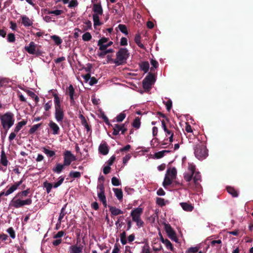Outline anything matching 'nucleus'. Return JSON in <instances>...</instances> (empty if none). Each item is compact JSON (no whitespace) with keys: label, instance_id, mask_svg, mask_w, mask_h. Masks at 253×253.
Segmentation results:
<instances>
[{"label":"nucleus","instance_id":"nucleus-55","mask_svg":"<svg viewBox=\"0 0 253 253\" xmlns=\"http://www.w3.org/2000/svg\"><path fill=\"white\" fill-rule=\"evenodd\" d=\"M140 126V122L139 119H135L133 123V126L135 128H139Z\"/></svg>","mask_w":253,"mask_h":253},{"label":"nucleus","instance_id":"nucleus-20","mask_svg":"<svg viewBox=\"0 0 253 253\" xmlns=\"http://www.w3.org/2000/svg\"><path fill=\"white\" fill-rule=\"evenodd\" d=\"M22 181H20L16 182L14 184L12 185L8 189L6 190L5 193V196H7L15 191L18 187L21 184Z\"/></svg>","mask_w":253,"mask_h":253},{"label":"nucleus","instance_id":"nucleus-48","mask_svg":"<svg viewBox=\"0 0 253 253\" xmlns=\"http://www.w3.org/2000/svg\"><path fill=\"white\" fill-rule=\"evenodd\" d=\"M126 117V114L124 113H120L116 117V121L118 122H121L124 120Z\"/></svg>","mask_w":253,"mask_h":253},{"label":"nucleus","instance_id":"nucleus-1","mask_svg":"<svg viewBox=\"0 0 253 253\" xmlns=\"http://www.w3.org/2000/svg\"><path fill=\"white\" fill-rule=\"evenodd\" d=\"M1 125L4 129L8 130L14 124L15 119L14 114L10 112H7L3 114H0Z\"/></svg>","mask_w":253,"mask_h":253},{"label":"nucleus","instance_id":"nucleus-31","mask_svg":"<svg viewBox=\"0 0 253 253\" xmlns=\"http://www.w3.org/2000/svg\"><path fill=\"white\" fill-rule=\"evenodd\" d=\"M113 191L115 193V196L118 199V200H121L123 198V192L121 189L118 188H114Z\"/></svg>","mask_w":253,"mask_h":253},{"label":"nucleus","instance_id":"nucleus-49","mask_svg":"<svg viewBox=\"0 0 253 253\" xmlns=\"http://www.w3.org/2000/svg\"><path fill=\"white\" fill-rule=\"evenodd\" d=\"M156 203L160 206H163L166 205V202L165 200L161 198H157Z\"/></svg>","mask_w":253,"mask_h":253},{"label":"nucleus","instance_id":"nucleus-42","mask_svg":"<svg viewBox=\"0 0 253 253\" xmlns=\"http://www.w3.org/2000/svg\"><path fill=\"white\" fill-rule=\"evenodd\" d=\"M84 30L87 31L91 29L92 27V23L91 21L87 20L84 22Z\"/></svg>","mask_w":253,"mask_h":253},{"label":"nucleus","instance_id":"nucleus-34","mask_svg":"<svg viewBox=\"0 0 253 253\" xmlns=\"http://www.w3.org/2000/svg\"><path fill=\"white\" fill-rule=\"evenodd\" d=\"M193 180L196 186L199 184V182L201 181V175L199 172H196L195 173Z\"/></svg>","mask_w":253,"mask_h":253},{"label":"nucleus","instance_id":"nucleus-40","mask_svg":"<svg viewBox=\"0 0 253 253\" xmlns=\"http://www.w3.org/2000/svg\"><path fill=\"white\" fill-rule=\"evenodd\" d=\"M43 152L49 157H51L55 155V152L53 151L48 150L45 148H43Z\"/></svg>","mask_w":253,"mask_h":253},{"label":"nucleus","instance_id":"nucleus-7","mask_svg":"<svg viewBox=\"0 0 253 253\" xmlns=\"http://www.w3.org/2000/svg\"><path fill=\"white\" fill-rule=\"evenodd\" d=\"M19 197L15 196L10 202L11 207L15 208H19L25 205H30L32 203V199L28 198L26 200H22L21 198H18Z\"/></svg>","mask_w":253,"mask_h":253},{"label":"nucleus","instance_id":"nucleus-14","mask_svg":"<svg viewBox=\"0 0 253 253\" xmlns=\"http://www.w3.org/2000/svg\"><path fill=\"white\" fill-rule=\"evenodd\" d=\"M108 40V38L105 37L102 38L99 40H98L97 42V45L99 46V49L100 50H104L107 49L108 47L111 46L113 44V42L110 41L106 44H103V43H106Z\"/></svg>","mask_w":253,"mask_h":253},{"label":"nucleus","instance_id":"nucleus-25","mask_svg":"<svg viewBox=\"0 0 253 253\" xmlns=\"http://www.w3.org/2000/svg\"><path fill=\"white\" fill-rule=\"evenodd\" d=\"M100 153L104 155H106L108 153L109 148L106 143H101L98 148Z\"/></svg>","mask_w":253,"mask_h":253},{"label":"nucleus","instance_id":"nucleus-63","mask_svg":"<svg viewBox=\"0 0 253 253\" xmlns=\"http://www.w3.org/2000/svg\"><path fill=\"white\" fill-rule=\"evenodd\" d=\"M110 169L111 168L110 166H105L103 169V173L107 174L110 172Z\"/></svg>","mask_w":253,"mask_h":253},{"label":"nucleus","instance_id":"nucleus-64","mask_svg":"<svg viewBox=\"0 0 253 253\" xmlns=\"http://www.w3.org/2000/svg\"><path fill=\"white\" fill-rule=\"evenodd\" d=\"M141 253H150L149 247L147 246H144Z\"/></svg>","mask_w":253,"mask_h":253},{"label":"nucleus","instance_id":"nucleus-23","mask_svg":"<svg viewBox=\"0 0 253 253\" xmlns=\"http://www.w3.org/2000/svg\"><path fill=\"white\" fill-rule=\"evenodd\" d=\"M52 95L54 97V107L55 108H61V101L59 97L58 94L55 92H52Z\"/></svg>","mask_w":253,"mask_h":253},{"label":"nucleus","instance_id":"nucleus-38","mask_svg":"<svg viewBox=\"0 0 253 253\" xmlns=\"http://www.w3.org/2000/svg\"><path fill=\"white\" fill-rule=\"evenodd\" d=\"M63 13V11L62 10L56 9L55 10H48L47 13L48 14H54L55 16H58L62 14Z\"/></svg>","mask_w":253,"mask_h":253},{"label":"nucleus","instance_id":"nucleus-21","mask_svg":"<svg viewBox=\"0 0 253 253\" xmlns=\"http://www.w3.org/2000/svg\"><path fill=\"white\" fill-rule=\"evenodd\" d=\"M83 246L73 245L69 247V252L70 253H82L83 252Z\"/></svg>","mask_w":253,"mask_h":253},{"label":"nucleus","instance_id":"nucleus-56","mask_svg":"<svg viewBox=\"0 0 253 253\" xmlns=\"http://www.w3.org/2000/svg\"><path fill=\"white\" fill-rule=\"evenodd\" d=\"M17 133L18 132H16L14 130L13 132H11L8 137L9 140L10 141H12L15 138Z\"/></svg>","mask_w":253,"mask_h":253},{"label":"nucleus","instance_id":"nucleus-4","mask_svg":"<svg viewBox=\"0 0 253 253\" xmlns=\"http://www.w3.org/2000/svg\"><path fill=\"white\" fill-rule=\"evenodd\" d=\"M128 55V50L126 48H121L116 53V58L114 63L118 66L123 64L126 62Z\"/></svg>","mask_w":253,"mask_h":253},{"label":"nucleus","instance_id":"nucleus-51","mask_svg":"<svg viewBox=\"0 0 253 253\" xmlns=\"http://www.w3.org/2000/svg\"><path fill=\"white\" fill-rule=\"evenodd\" d=\"M111 182L114 186H119L121 184L119 179L116 177H112Z\"/></svg>","mask_w":253,"mask_h":253},{"label":"nucleus","instance_id":"nucleus-9","mask_svg":"<svg viewBox=\"0 0 253 253\" xmlns=\"http://www.w3.org/2000/svg\"><path fill=\"white\" fill-rule=\"evenodd\" d=\"M25 49L30 54H36L41 55L42 52L38 48V45L34 42H31L30 43L25 46Z\"/></svg>","mask_w":253,"mask_h":253},{"label":"nucleus","instance_id":"nucleus-32","mask_svg":"<svg viewBox=\"0 0 253 253\" xmlns=\"http://www.w3.org/2000/svg\"><path fill=\"white\" fill-rule=\"evenodd\" d=\"M170 152L169 150H163L155 153L154 156L157 159H160L162 158L166 153H168Z\"/></svg>","mask_w":253,"mask_h":253},{"label":"nucleus","instance_id":"nucleus-47","mask_svg":"<svg viewBox=\"0 0 253 253\" xmlns=\"http://www.w3.org/2000/svg\"><path fill=\"white\" fill-rule=\"evenodd\" d=\"M9 83V81L6 78H0V87L5 85Z\"/></svg>","mask_w":253,"mask_h":253},{"label":"nucleus","instance_id":"nucleus-52","mask_svg":"<svg viewBox=\"0 0 253 253\" xmlns=\"http://www.w3.org/2000/svg\"><path fill=\"white\" fill-rule=\"evenodd\" d=\"M78 4L77 0H71L68 4L69 8H73L76 7Z\"/></svg>","mask_w":253,"mask_h":253},{"label":"nucleus","instance_id":"nucleus-26","mask_svg":"<svg viewBox=\"0 0 253 253\" xmlns=\"http://www.w3.org/2000/svg\"><path fill=\"white\" fill-rule=\"evenodd\" d=\"M109 210L113 215H118L123 214V211L115 207L109 206Z\"/></svg>","mask_w":253,"mask_h":253},{"label":"nucleus","instance_id":"nucleus-43","mask_svg":"<svg viewBox=\"0 0 253 253\" xmlns=\"http://www.w3.org/2000/svg\"><path fill=\"white\" fill-rule=\"evenodd\" d=\"M41 126V124H38L33 126L29 130L30 134L34 133Z\"/></svg>","mask_w":253,"mask_h":253},{"label":"nucleus","instance_id":"nucleus-18","mask_svg":"<svg viewBox=\"0 0 253 253\" xmlns=\"http://www.w3.org/2000/svg\"><path fill=\"white\" fill-rule=\"evenodd\" d=\"M54 116L56 121L60 124L62 123L64 117V112L63 108L62 107L55 108Z\"/></svg>","mask_w":253,"mask_h":253},{"label":"nucleus","instance_id":"nucleus-33","mask_svg":"<svg viewBox=\"0 0 253 253\" xmlns=\"http://www.w3.org/2000/svg\"><path fill=\"white\" fill-rule=\"evenodd\" d=\"M162 242L165 245L168 249H169L171 251L173 250V247L170 242L168 239H164L162 238Z\"/></svg>","mask_w":253,"mask_h":253},{"label":"nucleus","instance_id":"nucleus-2","mask_svg":"<svg viewBox=\"0 0 253 253\" xmlns=\"http://www.w3.org/2000/svg\"><path fill=\"white\" fill-rule=\"evenodd\" d=\"M92 10L94 12V14L92 16L93 25L94 27H96V26H100L102 24V23L99 20V16H101L103 14V9L101 5V3L93 4Z\"/></svg>","mask_w":253,"mask_h":253},{"label":"nucleus","instance_id":"nucleus-10","mask_svg":"<svg viewBox=\"0 0 253 253\" xmlns=\"http://www.w3.org/2000/svg\"><path fill=\"white\" fill-rule=\"evenodd\" d=\"M188 170V171L184 173V178L186 181L189 182L191 180L192 176L195 172V165L192 163H189Z\"/></svg>","mask_w":253,"mask_h":253},{"label":"nucleus","instance_id":"nucleus-5","mask_svg":"<svg viewBox=\"0 0 253 253\" xmlns=\"http://www.w3.org/2000/svg\"><path fill=\"white\" fill-rule=\"evenodd\" d=\"M176 173L177 170L175 168H172L167 170L163 183L165 187L171 184L172 180L176 177Z\"/></svg>","mask_w":253,"mask_h":253},{"label":"nucleus","instance_id":"nucleus-57","mask_svg":"<svg viewBox=\"0 0 253 253\" xmlns=\"http://www.w3.org/2000/svg\"><path fill=\"white\" fill-rule=\"evenodd\" d=\"M7 40L9 42H13L15 41V36L13 34H9L7 36Z\"/></svg>","mask_w":253,"mask_h":253},{"label":"nucleus","instance_id":"nucleus-58","mask_svg":"<svg viewBox=\"0 0 253 253\" xmlns=\"http://www.w3.org/2000/svg\"><path fill=\"white\" fill-rule=\"evenodd\" d=\"M97 83V80L94 77H90L88 83L89 85H93Z\"/></svg>","mask_w":253,"mask_h":253},{"label":"nucleus","instance_id":"nucleus-62","mask_svg":"<svg viewBox=\"0 0 253 253\" xmlns=\"http://www.w3.org/2000/svg\"><path fill=\"white\" fill-rule=\"evenodd\" d=\"M120 44L121 45L125 46L127 44V40L126 38L123 37L121 39Z\"/></svg>","mask_w":253,"mask_h":253},{"label":"nucleus","instance_id":"nucleus-46","mask_svg":"<svg viewBox=\"0 0 253 253\" xmlns=\"http://www.w3.org/2000/svg\"><path fill=\"white\" fill-rule=\"evenodd\" d=\"M81 174L79 171H72L69 173V176L74 178H79L81 176Z\"/></svg>","mask_w":253,"mask_h":253},{"label":"nucleus","instance_id":"nucleus-50","mask_svg":"<svg viewBox=\"0 0 253 253\" xmlns=\"http://www.w3.org/2000/svg\"><path fill=\"white\" fill-rule=\"evenodd\" d=\"M7 233L10 235V236L12 239H14L15 238V231L13 230V228L10 227L7 229Z\"/></svg>","mask_w":253,"mask_h":253},{"label":"nucleus","instance_id":"nucleus-53","mask_svg":"<svg viewBox=\"0 0 253 253\" xmlns=\"http://www.w3.org/2000/svg\"><path fill=\"white\" fill-rule=\"evenodd\" d=\"M121 241L123 245H125L126 243L125 232H123L121 234Z\"/></svg>","mask_w":253,"mask_h":253},{"label":"nucleus","instance_id":"nucleus-60","mask_svg":"<svg viewBox=\"0 0 253 253\" xmlns=\"http://www.w3.org/2000/svg\"><path fill=\"white\" fill-rule=\"evenodd\" d=\"M116 157L115 156H112L107 161V163L108 164V166H111L113 165L114 163Z\"/></svg>","mask_w":253,"mask_h":253},{"label":"nucleus","instance_id":"nucleus-27","mask_svg":"<svg viewBox=\"0 0 253 253\" xmlns=\"http://www.w3.org/2000/svg\"><path fill=\"white\" fill-rule=\"evenodd\" d=\"M0 162L3 166L5 167L7 166L8 163L5 153L3 150L1 152Z\"/></svg>","mask_w":253,"mask_h":253},{"label":"nucleus","instance_id":"nucleus-16","mask_svg":"<svg viewBox=\"0 0 253 253\" xmlns=\"http://www.w3.org/2000/svg\"><path fill=\"white\" fill-rule=\"evenodd\" d=\"M49 132L53 135H58L60 132V127L58 125L53 121H50L48 124Z\"/></svg>","mask_w":253,"mask_h":253},{"label":"nucleus","instance_id":"nucleus-41","mask_svg":"<svg viewBox=\"0 0 253 253\" xmlns=\"http://www.w3.org/2000/svg\"><path fill=\"white\" fill-rule=\"evenodd\" d=\"M51 38L56 44L59 45L62 43V41L59 37L54 35L52 36Z\"/></svg>","mask_w":253,"mask_h":253},{"label":"nucleus","instance_id":"nucleus-54","mask_svg":"<svg viewBox=\"0 0 253 253\" xmlns=\"http://www.w3.org/2000/svg\"><path fill=\"white\" fill-rule=\"evenodd\" d=\"M52 106V102L51 100L48 101L45 104L44 106V108L45 111H48L51 107Z\"/></svg>","mask_w":253,"mask_h":253},{"label":"nucleus","instance_id":"nucleus-30","mask_svg":"<svg viewBox=\"0 0 253 253\" xmlns=\"http://www.w3.org/2000/svg\"><path fill=\"white\" fill-rule=\"evenodd\" d=\"M27 123V121L25 120H23L21 122H18L14 128V130L16 132H18L21 129V128L25 125H26Z\"/></svg>","mask_w":253,"mask_h":253},{"label":"nucleus","instance_id":"nucleus-12","mask_svg":"<svg viewBox=\"0 0 253 253\" xmlns=\"http://www.w3.org/2000/svg\"><path fill=\"white\" fill-rule=\"evenodd\" d=\"M165 229L169 237L174 242H177L178 239L176 237V233L171 226L169 224H166L165 225Z\"/></svg>","mask_w":253,"mask_h":253},{"label":"nucleus","instance_id":"nucleus-17","mask_svg":"<svg viewBox=\"0 0 253 253\" xmlns=\"http://www.w3.org/2000/svg\"><path fill=\"white\" fill-rule=\"evenodd\" d=\"M75 157L69 151H67L64 154V165L69 166L71 164V162L75 160Z\"/></svg>","mask_w":253,"mask_h":253},{"label":"nucleus","instance_id":"nucleus-45","mask_svg":"<svg viewBox=\"0 0 253 253\" xmlns=\"http://www.w3.org/2000/svg\"><path fill=\"white\" fill-rule=\"evenodd\" d=\"M29 193V190H26L21 192H19L16 196L19 198H22L23 197H26Z\"/></svg>","mask_w":253,"mask_h":253},{"label":"nucleus","instance_id":"nucleus-19","mask_svg":"<svg viewBox=\"0 0 253 253\" xmlns=\"http://www.w3.org/2000/svg\"><path fill=\"white\" fill-rule=\"evenodd\" d=\"M126 130V129L124 125H119L118 124H115L113 126V134L117 135L119 134L120 131H121L122 133L124 134Z\"/></svg>","mask_w":253,"mask_h":253},{"label":"nucleus","instance_id":"nucleus-37","mask_svg":"<svg viewBox=\"0 0 253 253\" xmlns=\"http://www.w3.org/2000/svg\"><path fill=\"white\" fill-rule=\"evenodd\" d=\"M92 38V36L89 32L85 33L82 36V39L84 41L88 42Z\"/></svg>","mask_w":253,"mask_h":253},{"label":"nucleus","instance_id":"nucleus-6","mask_svg":"<svg viewBox=\"0 0 253 253\" xmlns=\"http://www.w3.org/2000/svg\"><path fill=\"white\" fill-rule=\"evenodd\" d=\"M194 150L195 157L200 160L205 159L208 156V151L206 146L203 144L196 145Z\"/></svg>","mask_w":253,"mask_h":253},{"label":"nucleus","instance_id":"nucleus-61","mask_svg":"<svg viewBox=\"0 0 253 253\" xmlns=\"http://www.w3.org/2000/svg\"><path fill=\"white\" fill-rule=\"evenodd\" d=\"M64 234V232L63 231H59L56 234L54 235L53 238L57 239L62 237Z\"/></svg>","mask_w":253,"mask_h":253},{"label":"nucleus","instance_id":"nucleus-59","mask_svg":"<svg viewBox=\"0 0 253 253\" xmlns=\"http://www.w3.org/2000/svg\"><path fill=\"white\" fill-rule=\"evenodd\" d=\"M131 158V155L130 154H127L125 157L123 158V162L124 164H126L127 162Z\"/></svg>","mask_w":253,"mask_h":253},{"label":"nucleus","instance_id":"nucleus-28","mask_svg":"<svg viewBox=\"0 0 253 253\" xmlns=\"http://www.w3.org/2000/svg\"><path fill=\"white\" fill-rule=\"evenodd\" d=\"M66 206H67V204L64 205V206L62 207V208L61 210V211H60V212L59 214V216L58 218V222L59 224H61V223L62 221V219L64 218V216L67 213L65 211Z\"/></svg>","mask_w":253,"mask_h":253},{"label":"nucleus","instance_id":"nucleus-22","mask_svg":"<svg viewBox=\"0 0 253 253\" xmlns=\"http://www.w3.org/2000/svg\"><path fill=\"white\" fill-rule=\"evenodd\" d=\"M180 205L184 211L187 212L192 211L194 209L193 206L189 203L182 202L180 203Z\"/></svg>","mask_w":253,"mask_h":253},{"label":"nucleus","instance_id":"nucleus-8","mask_svg":"<svg viewBox=\"0 0 253 253\" xmlns=\"http://www.w3.org/2000/svg\"><path fill=\"white\" fill-rule=\"evenodd\" d=\"M64 180V177L62 176H61L59 177L58 181L54 183V184H52L51 183L48 182L46 181L44 182L43 184V187L45 189L47 193L48 194L51 192V189L53 187L54 188L58 187L62 184Z\"/></svg>","mask_w":253,"mask_h":253},{"label":"nucleus","instance_id":"nucleus-35","mask_svg":"<svg viewBox=\"0 0 253 253\" xmlns=\"http://www.w3.org/2000/svg\"><path fill=\"white\" fill-rule=\"evenodd\" d=\"M140 67L142 70L144 72H147L149 68V64L148 62H143L140 65Z\"/></svg>","mask_w":253,"mask_h":253},{"label":"nucleus","instance_id":"nucleus-13","mask_svg":"<svg viewBox=\"0 0 253 253\" xmlns=\"http://www.w3.org/2000/svg\"><path fill=\"white\" fill-rule=\"evenodd\" d=\"M98 197L100 201H101L105 207L107 206V202L106 197L104 195V188L103 184H99L97 186Z\"/></svg>","mask_w":253,"mask_h":253},{"label":"nucleus","instance_id":"nucleus-15","mask_svg":"<svg viewBox=\"0 0 253 253\" xmlns=\"http://www.w3.org/2000/svg\"><path fill=\"white\" fill-rule=\"evenodd\" d=\"M154 82V77L152 74L148 75L143 81V86L145 89H149Z\"/></svg>","mask_w":253,"mask_h":253},{"label":"nucleus","instance_id":"nucleus-39","mask_svg":"<svg viewBox=\"0 0 253 253\" xmlns=\"http://www.w3.org/2000/svg\"><path fill=\"white\" fill-rule=\"evenodd\" d=\"M26 92L30 97L34 98L36 102H38L39 101V98L38 96L36 95L34 92L30 90H27Z\"/></svg>","mask_w":253,"mask_h":253},{"label":"nucleus","instance_id":"nucleus-3","mask_svg":"<svg viewBox=\"0 0 253 253\" xmlns=\"http://www.w3.org/2000/svg\"><path fill=\"white\" fill-rule=\"evenodd\" d=\"M143 209L139 207L132 210L130 212V216L132 217V221L136 222L138 227H140L143 226V222L141 219V215L143 212Z\"/></svg>","mask_w":253,"mask_h":253},{"label":"nucleus","instance_id":"nucleus-29","mask_svg":"<svg viewBox=\"0 0 253 253\" xmlns=\"http://www.w3.org/2000/svg\"><path fill=\"white\" fill-rule=\"evenodd\" d=\"M65 166L64 164H57L55 167L52 169V170L53 172L59 174L62 171Z\"/></svg>","mask_w":253,"mask_h":253},{"label":"nucleus","instance_id":"nucleus-44","mask_svg":"<svg viewBox=\"0 0 253 253\" xmlns=\"http://www.w3.org/2000/svg\"><path fill=\"white\" fill-rule=\"evenodd\" d=\"M118 28L120 31L123 33L125 34L126 35L128 34L127 28L125 25L120 24L118 26Z\"/></svg>","mask_w":253,"mask_h":253},{"label":"nucleus","instance_id":"nucleus-36","mask_svg":"<svg viewBox=\"0 0 253 253\" xmlns=\"http://www.w3.org/2000/svg\"><path fill=\"white\" fill-rule=\"evenodd\" d=\"M227 190L228 192L231 194L233 197H236L238 196V193L237 191L232 187H227Z\"/></svg>","mask_w":253,"mask_h":253},{"label":"nucleus","instance_id":"nucleus-11","mask_svg":"<svg viewBox=\"0 0 253 253\" xmlns=\"http://www.w3.org/2000/svg\"><path fill=\"white\" fill-rule=\"evenodd\" d=\"M66 93L69 96L71 105L74 106L76 103L75 100L76 95L75 94V89L72 84H70L67 88Z\"/></svg>","mask_w":253,"mask_h":253},{"label":"nucleus","instance_id":"nucleus-24","mask_svg":"<svg viewBox=\"0 0 253 253\" xmlns=\"http://www.w3.org/2000/svg\"><path fill=\"white\" fill-rule=\"evenodd\" d=\"M22 23L25 27H29L33 25V21L26 15L21 17Z\"/></svg>","mask_w":253,"mask_h":253}]
</instances>
